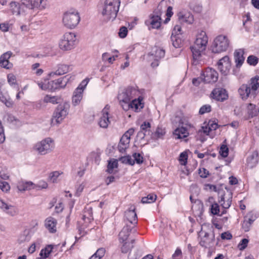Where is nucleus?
I'll use <instances>...</instances> for the list:
<instances>
[{
  "mask_svg": "<svg viewBox=\"0 0 259 259\" xmlns=\"http://www.w3.org/2000/svg\"><path fill=\"white\" fill-rule=\"evenodd\" d=\"M119 242L122 244L120 247L121 251L122 253H126L133 247V244L135 242V239H132L131 241H125Z\"/></svg>",
  "mask_w": 259,
  "mask_h": 259,
  "instance_id": "obj_29",
  "label": "nucleus"
},
{
  "mask_svg": "<svg viewBox=\"0 0 259 259\" xmlns=\"http://www.w3.org/2000/svg\"><path fill=\"white\" fill-rule=\"evenodd\" d=\"M69 70V66L65 64H59L58 66L57 69L50 73V76H54L55 75H60L67 73Z\"/></svg>",
  "mask_w": 259,
  "mask_h": 259,
  "instance_id": "obj_27",
  "label": "nucleus"
},
{
  "mask_svg": "<svg viewBox=\"0 0 259 259\" xmlns=\"http://www.w3.org/2000/svg\"><path fill=\"white\" fill-rule=\"evenodd\" d=\"M173 134L176 139H184L189 135L187 128L183 126L176 128Z\"/></svg>",
  "mask_w": 259,
  "mask_h": 259,
  "instance_id": "obj_25",
  "label": "nucleus"
},
{
  "mask_svg": "<svg viewBox=\"0 0 259 259\" xmlns=\"http://www.w3.org/2000/svg\"><path fill=\"white\" fill-rule=\"evenodd\" d=\"M119 160L122 163L128 164L129 165H133L135 164V161L132 158V157L128 155L126 156H122Z\"/></svg>",
  "mask_w": 259,
  "mask_h": 259,
  "instance_id": "obj_44",
  "label": "nucleus"
},
{
  "mask_svg": "<svg viewBox=\"0 0 259 259\" xmlns=\"http://www.w3.org/2000/svg\"><path fill=\"white\" fill-rule=\"evenodd\" d=\"M142 99H141L139 96L138 98H135L128 104L122 105V109L125 111L132 109L134 111L139 112L144 107L143 104L142 103Z\"/></svg>",
  "mask_w": 259,
  "mask_h": 259,
  "instance_id": "obj_11",
  "label": "nucleus"
},
{
  "mask_svg": "<svg viewBox=\"0 0 259 259\" xmlns=\"http://www.w3.org/2000/svg\"><path fill=\"white\" fill-rule=\"evenodd\" d=\"M52 246L49 245L45 248L41 249L39 255L42 257L47 258L52 252Z\"/></svg>",
  "mask_w": 259,
  "mask_h": 259,
  "instance_id": "obj_42",
  "label": "nucleus"
},
{
  "mask_svg": "<svg viewBox=\"0 0 259 259\" xmlns=\"http://www.w3.org/2000/svg\"><path fill=\"white\" fill-rule=\"evenodd\" d=\"M69 80L67 76L60 77L56 80L48 81L49 90L54 92L58 90L64 89Z\"/></svg>",
  "mask_w": 259,
  "mask_h": 259,
  "instance_id": "obj_10",
  "label": "nucleus"
},
{
  "mask_svg": "<svg viewBox=\"0 0 259 259\" xmlns=\"http://www.w3.org/2000/svg\"><path fill=\"white\" fill-rule=\"evenodd\" d=\"M208 42V38L206 33L201 31L196 36L194 45L191 47L194 62L198 61L201 57V53L205 50Z\"/></svg>",
  "mask_w": 259,
  "mask_h": 259,
  "instance_id": "obj_1",
  "label": "nucleus"
},
{
  "mask_svg": "<svg viewBox=\"0 0 259 259\" xmlns=\"http://www.w3.org/2000/svg\"><path fill=\"white\" fill-rule=\"evenodd\" d=\"M178 17L180 21L188 24H192L194 21L193 16L189 12L180 11L178 13Z\"/></svg>",
  "mask_w": 259,
  "mask_h": 259,
  "instance_id": "obj_21",
  "label": "nucleus"
},
{
  "mask_svg": "<svg viewBox=\"0 0 259 259\" xmlns=\"http://www.w3.org/2000/svg\"><path fill=\"white\" fill-rule=\"evenodd\" d=\"M80 18L76 11H69L66 12L63 16V23L67 28H74L79 23Z\"/></svg>",
  "mask_w": 259,
  "mask_h": 259,
  "instance_id": "obj_8",
  "label": "nucleus"
},
{
  "mask_svg": "<svg viewBox=\"0 0 259 259\" xmlns=\"http://www.w3.org/2000/svg\"><path fill=\"white\" fill-rule=\"evenodd\" d=\"M228 148L227 146L223 145L220 148V153L223 157H226L228 155Z\"/></svg>",
  "mask_w": 259,
  "mask_h": 259,
  "instance_id": "obj_54",
  "label": "nucleus"
},
{
  "mask_svg": "<svg viewBox=\"0 0 259 259\" xmlns=\"http://www.w3.org/2000/svg\"><path fill=\"white\" fill-rule=\"evenodd\" d=\"M171 40L173 46L176 48H180L184 41L180 35L179 34L174 35V32L172 33L171 36Z\"/></svg>",
  "mask_w": 259,
  "mask_h": 259,
  "instance_id": "obj_30",
  "label": "nucleus"
},
{
  "mask_svg": "<svg viewBox=\"0 0 259 259\" xmlns=\"http://www.w3.org/2000/svg\"><path fill=\"white\" fill-rule=\"evenodd\" d=\"M243 54L244 51L241 49L237 50L234 52V59L237 68L240 67L244 63L245 58Z\"/></svg>",
  "mask_w": 259,
  "mask_h": 259,
  "instance_id": "obj_23",
  "label": "nucleus"
},
{
  "mask_svg": "<svg viewBox=\"0 0 259 259\" xmlns=\"http://www.w3.org/2000/svg\"><path fill=\"white\" fill-rule=\"evenodd\" d=\"M57 221L53 217H49L45 221V226L52 233L56 232Z\"/></svg>",
  "mask_w": 259,
  "mask_h": 259,
  "instance_id": "obj_22",
  "label": "nucleus"
},
{
  "mask_svg": "<svg viewBox=\"0 0 259 259\" xmlns=\"http://www.w3.org/2000/svg\"><path fill=\"white\" fill-rule=\"evenodd\" d=\"M230 45V40L225 35H220L215 37L211 47L214 53H220L227 50Z\"/></svg>",
  "mask_w": 259,
  "mask_h": 259,
  "instance_id": "obj_7",
  "label": "nucleus"
},
{
  "mask_svg": "<svg viewBox=\"0 0 259 259\" xmlns=\"http://www.w3.org/2000/svg\"><path fill=\"white\" fill-rule=\"evenodd\" d=\"M33 183L31 182H27L19 184L18 186V188L20 191H25L28 190H30L32 188Z\"/></svg>",
  "mask_w": 259,
  "mask_h": 259,
  "instance_id": "obj_39",
  "label": "nucleus"
},
{
  "mask_svg": "<svg viewBox=\"0 0 259 259\" xmlns=\"http://www.w3.org/2000/svg\"><path fill=\"white\" fill-rule=\"evenodd\" d=\"M232 200L230 198H228L226 201L225 200V197H222L220 203H221L222 207L225 209H228L231 204Z\"/></svg>",
  "mask_w": 259,
  "mask_h": 259,
  "instance_id": "obj_46",
  "label": "nucleus"
},
{
  "mask_svg": "<svg viewBox=\"0 0 259 259\" xmlns=\"http://www.w3.org/2000/svg\"><path fill=\"white\" fill-rule=\"evenodd\" d=\"M0 189L3 192H7L10 189L9 183L5 181H0Z\"/></svg>",
  "mask_w": 259,
  "mask_h": 259,
  "instance_id": "obj_51",
  "label": "nucleus"
},
{
  "mask_svg": "<svg viewBox=\"0 0 259 259\" xmlns=\"http://www.w3.org/2000/svg\"><path fill=\"white\" fill-rule=\"evenodd\" d=\"M0 101L8 107H11L13 105L12 101L7 97L6 95L3 94L1 91H0Z\"/></svg>",
  "mask_w": 259,
  "mask_h": 259,
  "instance_id": "obj_40",
  "label": "nucleus"
},
{
  "mask_svg": "<svg viewBox=\"0 0 259 259\" xmlns=\"http://www.w3.org/2000/svg\"><path fill=\"white\" fill-rule=\"evenodd\" d=\"M55 147L54 140L51 138H46L36 143L33 149L38 154L45 155L53 151Z\"/></svg>",
  "mask_w": 259,
  "mask_h": 259,
  "instance_id": "obj_4",
  "label": "nucleus"
},
{
  "mask_svg": "<svg viewBox=\"0 0 259 259\" xmlns=\"http://www.w3.org/2000/svg\"><path fill=\"white\" fill-rule=\"evenodd\" d=\"M214 238V235L213 234L210 237L209 233L205 232L204 236L201 238L199 244L202 247H207L212 242Z\"/></svg>",
  "mask_w": 259,
  "mask_h": 259,
  "instance_id": "obj_26",
  "label": "nucleus"
},
{
  "mask_svg": "<svg viewBox=\"0 0 259 259\" xmlns=\"http://www.w3.org/2000/svg\"><path fill=\"white\" fill-rule=\"evenodd\" d=\"M156 195L154 194H150L147 197H144L142 199L143 203H150L154 202L156 199Z\"/></svg>",
  "mask_w": 259,
  "mask_h": 259,
  "instance_id": "obj_41",
  "label": "nucleus"
},
{
  "mask_svg": "<svg viewBox=\"0 0 259 259\" xmlns=\"http://www.w3.org/2000/svg\"><path fill=\"white\" fill-rule=\"evenodd\" d=\"M117 160L114 159H111L108 161L107 171L110 174H111L113 171V169L114 168H117Z\"/></svg>",
  "mask_w": 259,
  "mask_h": 259,
  "instance_id": "obj_38",
  "label": "nucleus"
},
{
  "mask_svg": "<svg viewBox=\"0 0 259 259\" xmlns=\"http://www.w3.org/2000/svg\"><path fill=\"white\" fill-rule=\"evenodd\" d=\"M130 142L126 140V138L121 137L118 145V149L120 152L124 153L128 147Z\"/></svg>",
  "mask_w": 259,
  "mask_h": 259,
  "instance_id": "obj_32",
  "label": "nucleus"
},
{
  "mask_svg": "<svg viewBox=\"0 0 259 259\" xmlns=\"http://www.w3.org/2000/svg\"><path fill=\"white\" fill-rule=\"evenodd\" d=\"M188 155L186 153L182 152L180 155V161L182 162L181 164L185 165L187 163Z\"/></svg>",
  "mask_w": 259,
  "mask_h": 259,
  "instance_id": "obj_60",
  "label": "nucleus"
},
{
  "mask_svg": "<svg viewBox=\"0 0 259 259\" xmlns=\"http://www.w3.org/2000/svg\"><path fill=\"white\" fill-rule=\"evenodd\" d=\"M211 96L213 99L219 101H224L228 97L226 90L223 88L214 89L211 92Z\"/></svg>",
  "mask_w": 259,
  "mask_h": 259,
  "instance_id": "obj_15",
  "label": "nucleus"
},
{
  "mask_svg": "<svg viewBox=\"0 0 259 259\" xmlns=\"http://www.w3.org/2000/svg\"><path fill=\"white\" fill-rule=\"evenodd\" d=\"M244 220L248 223H250V224L251 225L255 220V217L253 216L252 213H249L244 217Z\"/></svg>",
  "mask_w": 259,
  "mask_h": 259,
  "instance_id": "obj_61",
  "label": "nucleus"
},
{
  "mask_svg": "<svg viewBox=\"0 0 259 259\" xmlns=\"http://www.w3.org/2000/svg\"><path fill=\"white\" fill-rule=\"evenodd\" d=\"M69 105L67 103L59 104L55 110L52 122L60 124L68 114Z\"/></svg>",
  "mask_w": 259,
  "mask_h": 259,
  "instance_id": "obj_9",
  "label": "nucleus"
},
{
  "mask_svg": "<svg viewBox=\"0 0 259 259\" xmlns=\"http://www.w3.org/2000/svg\"><path fill=\"white\" fill-rule=\"evenodd\" d=\"M105 253V249L104 248H100L98 249L95 253L94 254L99 259H101L104 256Z\"/></svg>",
  "mask_w": 259,
  "mask_h": 259,
  "instance_id": "obj_58",
  "label": "nucleus"
},
{
  "mask_svg": "<svg viewBox=\"0 0 259 259\" xmlns=\"http://www.w3.org/2000/svg\"><path fill=\"white\" fill-rule=\"evenodd\" d=\"M161 23V17H159L158 16H153L150 15V18L149 19L145 21V24L147 26H151V28L153 29H158L160 26Z\"/></svg>",
  "mask_w": 259,
  "mask_h": 259,
  "instance_id": "obj_20",
  "label": "nucleus"
},
{
  "mask_svg": "<svg viewBox=\"0 0 259 259\" xmlns=\"http://www.w3.org/2000/svg\"><path fill=\"white\" fill-rule=\"evenodd\" d=\"M8 82L9 83L12 85H15L17 83L16 77L12 73L8 74L7 75Z\"/></svg>",
  "mask_w": 259,
  "mask_h": 259,
  "instance_id": "obj_49",
  "label": "nucleus"
},
{
  "mask_svg": "<svg viewBox=\"0 0 259 259\" xmlns=\"http://www.w3.org/2000/svg\"><path fill=\"white\" fill-rule=\"evenodd\" d=\"M120 4V0H105L102 14L105 19L114 20L116 17Z\"/></svg>",
  "mask_w": 259,
  "mask_h": 259,
  "instance_id": "obj_3",
  "label": "nucleus"
},
{
  "mask_svg": "<svg viewBox=\"0 0 259 259\" xmlns=\"http://www.w3.org/2000/svg\"><path fill=\"white\" fill-rule=\"evenodd\" d=\"M231 67V63L228 56H224L218 62V68L224 75H227L229 73Z\"/></svg>",
  "mask_w": 259,
  "mask_h": 259,
  "instance_id": "obj_12",
  "label": "nucleus"
},
{
  "mask_svg": "<svg viewBox=\"0 0 259 259\" xmlns=\"http://www.w3.org/2000/svg\"><path fill=\"white\" fill-rule=\"evenodd\" d=\"M133 160L138 164H141L143 162V157L140 153H135L133 154Z\"/></svg>",
  "mask_w": 259,
  "mask_h": 259,
  "instance_id": "obj_52",
  "label": "nucleus"
},
{
  "mask_svg": "<svg viewBox=\"0 0 259 259\" xmlns=\"http://www.w3.org/2000/svg\"><path fill=\"white\" fill-rule=\"evenodd\" d=\"M5 212L7 214L14 216L17 214V209L13 206L9 205L7 209H5Z\"/></svg>",
  "mask_w": 259,
  "mask_h": 259,
  "instance_id": "obj_47",
  "label": "nucleus"
},
{
  "mask_svg": "<svg viewBox=\"0 0 259 259\" xmlns=\"http://www.w3.org/2000/svg\"><path fill=\"white\" fill-rule=\"evenodd\" d=\"M211 212L214 215H219L220 206L218 203H214L211 205Z\"/></svg>",
  "mask_w": 259,
  "mask_h": 259,
  "instance_id": "obj_50",
  "label": "nucleus"
},
{
  "mask_svg": "<svg viewBox=\"0 0 259 259\" xmlns=\"http://www.w3.org/2000/svg\"><path fill=\"white\" fill-rule=\"evenodd\" d=\"M189 7L191 10L193 11L194 12L199 13L202 11V6L196 3L195 1H191L189 3Z\"/></svg>",
  "mask_w": 259,
  "mask_h": 259,
  "instance_id": "obj_37",
  "label": "nucleus"
},
{
  "mask_svg": "<svg viewBox=\"0 0 259 259\" xmlns=\"http://www.w3.org/2000/svg\"><path fill=\"white\" fill-rule=\"evenodd\" d=\"M248 240L247 239H243L238 244V247L240 250H244L247 246Z\"/></svg>",
  "mask_w": 259,
  "mask_h": 259,
  "instance_id": "obj_57",
  "label": "nucleus"
},
{
  "mask_svg": "<svg viewBox=\"0 0 259 259\" xmlns=\"http://www.w3.org/2000/svg\"><path fill=\"white\" fill-rule=\"evenodd\" d=\"M60 98L58 96H52L50 95H46L44 98V102L46 103H52L53 104H56L59 103V100Z\"/></svg>",
  "mask_w": 259,
  "mask_h": 259,
  "instance_id": "obj_34",
  "label": "nucleus"
},
{
  "mask_svg": "<svg viewBox=\"0 0 259 259\" xmlns=\"http://www.w3.org/2000/svg\"><path fill=\"white\" fill-rule=\"evenodd\" d=\"M82 90L80 89H76L72 96V104L76 106L79 104L82 98Z\"/></svg>",
  "mask_w": 259,
  "mask_h": 259,
  "instance_id": "obj_28",
  "label": "nucleus"
},
{
  "mask_svg": "<svg viewBox=\"0 0 259 259\" xmlns=\"http://www.w3.org/2000/svg\"><path fill=\"white\" fill-rule=\"evenodd\" d=\"M199 174L201 178H205L208 175V171L204 168H200L199 169Z\"/></svg>",
  "mask_w": 259,
  "mask_h": 259,
  "instance_id": "obj_63",
  "label": "nucleus"
},
{
  "mask_svg": "<svg viewBox=\"0 0 259 259\" xmlns=\"http://www.w3.org/2000/svg\"><path fill=\"white\" fill-rule=\"evenodd\" d=\"M259 88V75L252 77L249 81V85L242 84L238 89V93L243 100H246L250 95L256 97L257 89Z\"/></svg>",
  "mask_w": 259,
  "mask_h": 259,
  "instance_id": "obj_2",
  "label": "nucleus"
},
{
  "mask_svg": "<svg viewBox=\"0 0 259 259\" xmlns=\"http://www.w3.org/2000/svg\"><path fill=\"white\" fill-rule=\"evenodd\" d=\"M151 53L152 55L154 56L156 60H159L163 58L165 55V50L157 47L153 48Z\"/></svg>",
  "mask_w": 259,
  "mask_h": 259,
  "instance_id": "obj_31",
  "label": "nucleus"
},
{
  "mask_svg": "<svg viewBox=\"0 0 259 259\" xmlns=\"http://www.w3.org/2000/svg\"><path fill=\"white\" fill-rule=\"evenodd\" d=\"M127 33V29L126 27L122 26L120 28L119 31L118 32V34L120 37L124 38L126 36Z\"/></svg>",
  "mask_w": 259,
  "mask_h": 259,
  "instance_id": "obj_59",
  "label": "nucleus"
},
{
  "mask_svg": "<svg viewBox=\"0 0 259 259\" xmlns=\"http://www.w3.org/2000/svg\"><path fill=\"white\" fill-rule=\"evenodd\" d=\"M151 124L149 122H144L140 126V130L143 131L144 133L147 134L149 135L151 134Z\"/></svg>",
  "mask_w": 259,
  "mask_h": 259,
  "instance_id": "obj_43",
  "label": "nucleus"
},
{
  "mask_svg": "<svg viewBox=\"0 0 259 259\" xmlns=\"http://www.w3.org/2000/svg\"><path fill=\"white\" fill-rule=\"evenodd\" d=\"M211 108L210 105H205L200 108L199 112L200 114H203L205 113L209 112L211 111Z\"/></svg>",
  "mask_w": 259,
  "mask_h": 259,
  "instance_id": "obj_55",
  "label": "nucleus"
},
{
  "mask_svg": "<svg viewBox=\"0 0 259 259\" xmlns=\"http://www.w3.org/2000/svg\"><path fill=\"white\" fill-rule=\"evenodd\" d=\"M22 4L30 9L37 8L40 10L44 9L47 4L46 0H22Z\"/></svg>",
  "mask_w": 259,
  "mask_h": 259,
  "instance_id": "obj_14",
  "label": "nucleus"
},
{
  "mask_svg": "<svg viewBox=\"0 0 259 259\" xmlns=\"http://www.w3.org/2000/svg\"><path fill=\"white\" fill-rule=\"evenodd\" d=\"M135 209V206H131L129 209L125 212V218L130 224V225L137 223V216Z\"/></svg>",
  "mask_w": 259,
  "mask_h": 259,
  "instance_id": "obj_18",
  "label": "nucleus"
},
{
  "mask_svg": "<svg viewBox=\"0 0 259 259\" xmlns=\"http://www.w3.org/2000/svg\"><path fill=\"white\" fill-rule=\"evenodd\" d=\"M60 175V173L58 171H55L52 172L50 176V180L53 183L56 182L57 179Z\"/></svg>",
  "mask_w": 259,
  "mask_h": 259,
  "instance_id": "obj_56",
  "label": "nucleus"
},
{
  "mask_svg": "<svg viewBox=\"0 0 259 259\" xmlns=\"http://www.w3.org/2000/svg\"><path fill=\"white\" fill-rule=\"evenodd\" d=\"M247 62L250 65L255 66L258 62V59L256 56L250 55L248 57Z\"/></svg>",
  "mask_w": 259,
  "mask_h": 259,
  "instance_id": "obj_48",
  "label": "nucleus"
},
{
  "mask_svg": "<svg viewBox=\"0 0 259 259\" xmlns=\"http://www.w3.org/2000/svg\"><path fill=\"white\" fill-rule=\"evenodd\" d=\"M76 40V35L75 33L66 32L59 41V48L64 51H70L74 48Z\"/></svg>",
  "mask_w": 259,
  "mask_h": 259,
  "instance_id": "obj_5",
  "label": "nucleus"
},
{
  "mask_svg": "<svg viewBox=\"0 0 259 259\" xmlns=\"http://www.w3.org/2000/svg\"><path fill=\"white\" fill-rule=\"evenodd\" d=\"M208 127L211 131H215L218 128V124L214 121L210 120L208 123Z\"/></svg>",
  "mask_w": 259,
  "mask_h": 259,
  "instance_id": "obj_62",
  "label": "nucleus"
},
{
  "mask_svg": "<svg viewBox=\"0 0 259 259\" xmlns=\"http://www.w3.org/2000/svg\"><path fill=\"white\" fill-rule=\"evenodd\" d=\"M218 79V72L211 68H207L203 73V79L205 83H214Z\"/></svg>",
  "mask_w": 259,
  "mask_h": 259,
  "instance_id": "obj_13",
  "label": "nucleus"
},
{
  "mask_svg": "<svg viewBox=\"0 0 259 259\" xmlns=\"http://www.w3.org/2000/svg\"><path fill=\"white\" fill-rule=\"evenodd\" d=\"M248 114L251 117L256 116L259 112V109L254 104L249 103L247 106Z\"/></svg>",
  "mask_w": 259,
  "mask_h": 259,
  "instance_id": "obj_36",
  "label": "nucleus"
},
{
  "mask_svg": "<svg viewBox=\"0 0 259 259\" xmlns=\"http://www.w3.org/2000/svg\"><path fill=\"white\" fill-rule=\"evenodd\" d=\"M48 187V184L43 181H39L37 184H34L32 186L33 189L39 190L42 189H46Z\"/></svg>",
  "mask_w": 259,
  "mask_h": 259,
  "instance_id": "obj_45",
  "label": "nucleus"
},
{
  "mask_svg": "<svg viewBox=\"0 0 259 259\" xmlns=\"http://www.w3.org/2000/svg\"><path fill=\"white\" fill-rule=\"evenodd\" d=\"M9 23L4 22L0 24V29L3 32H7L9 29Z\"/></svg>",
  "mask_w": 259,
  "mask_h": 259,
  "instance_id": "obj_64",
  "label": "nucleus"
},
{
  "mask_svg": "<svg viewBox=\"0 0 259 259\" xmlns=\"http://www.w3.org/2000/svg\"><path fill=\"white\" fill-rule=\"evenodd\" d=\"M109 108V107L107 105L102 110V116L100 118L99 121L100 126L102 128H107L110 123L108 115Z\"/></svg>",
  "mask_w": 259,
  "mask_h": 259,
  "instance_id": "obj_17",
  "label": "nucleus"
},
{
  "mask_svg": "<svg viewBox=\"0 0 259 259\" xmlns=\"http://www.w3.org/2000/svg\"><path fill=\"white\" fill-rule=\"evenodd\" d=\"M258 161V153L256 151H254L247 157V166L250 168H253L257 164Z\"/></svg>",
  "mask_w": 259,
  "mask_h": 259,
  "instance_id": "obj_24",
  "label": "nucleus"
},
{
  "mask_svg": "<svg viewBox=\"0 0 259 259\" xmlns=\"http://www.w3.org/2000/svg\"><path fill=\"white\" fill-rule=\"evenodd\" d=\"M138 90L133 87H128L118 95V100L120 105L122 107L124 104H128L132 100L139 96Z\"/></svg>",
  "mask_w": 259,
  "mask_h": 259,
  "instance_id": "obj_6",
  "label": "nucleus"
},
{
  "mask_svg": "<svg viewBox=\"0 0 259 259\" xmlns=\"http://www.w3.org/2000/svg\"><path fill=\"white\" fill-rule=\"evenodd\" d=\"M12 55V53L8 51L0 57V66L7 69H10L13 67V64L11 63L9 60Z\"/></svg>",
  "mask_w": 259,
  "mask_h": 259,
  "instance_id": "obj_16",
  "label": "nucleus"
},
{
  "mask_svg": "<svg viewBox=\"0 0 259 259\" xmlns=\"http://www.w3.org/2000/svg\"><path fill=\"white\" fill-rule=\"evenodd\" d=\"M162 13V7L161 5V3H160L157 8L153 11V14L151 15L153 16H158L159 17H161V15Z\"/></svg>",
  "mask_w": 259,
  "mask_h": 259,
  "instance_id": "obj_53",
  "label": "nucleus"
},
{
  "mask_svg": "<svg viewBox=\"0 0 259 259\" xmlns=\"http://www.w3.org/2000/svg\"><path fill=\"white\" fill-rule=\"evenodd\" d=\"M10 11L13 15L17 16L21 14L20 5L15 2H11L10 4Z\"/></svg>",
  "mask_w": 259,
  "mask_h": 259,
  "instance_id": "obj_33",
  "label": "nucleus"
},
{
  "mask_svg": "<svg viewBox=\"0 0 259 259\" xmlns=\"http://www.w3.org/2000/svg\"><path fill=\"white\" fill-rule=\"evenodd\" d=\"M133 229V227H132L130 225L127 224L119 233V241L124 242L127 241L128 238L130 236V232Z\"/></svg>",
  "mask_w": 259,
  "mask_h": 259,
  "instance_id": "obj_19",
  "label": "nucleus"
},
{
  "mask_svg": "<svg viewBox=\"0 0 259 259\" xmlns=\"http://www.w3.org/2000/svg\"><path fill=\"white\" fill-rule=\"evenodd\" d=\"M82 219L83 220L87 222H90L91 221L93 220L92 208L91 207L85 208Z\"/></svg>",
  "mask_w": 259,
  "mask_h": 259,
  "instance_id": "obj_35",
  "label": "nucleus"
}]
</instances>
